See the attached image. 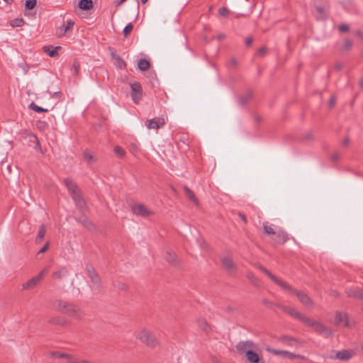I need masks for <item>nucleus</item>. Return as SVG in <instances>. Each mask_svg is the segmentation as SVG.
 Listing matches in <instances>:
<instances>
[{
    "label": "nucleus",
    "mask_w": 363,
    "mask_h": 363,
    "mask_svg": "<svg viewBox=\"0 0 363 363\" xmlns=\"http://www.w3.org/2000/svg\"><path fill=\"white\" fill-rule=\"evenodd\" d=\"M48 269H43L37 276L33 277L29 279L27 282L23 284V289H32L37 286V284L43 278L45 274L48 272Z\"/></svg>",
    "instance_id": "obj_6"
},
{
    "label": "nucleus",
    "mask_w": 363,
    "mask_h": 363,
    "mask_svg": "<svg viewBox=\"0 0 363 363\" xmlns=\"http://www.w3.org/2000/svg\"><path fill=\"white\" fill-rule=\"evenodd\" d=\"M335 323L336 325L350 326L347 314L341 312H337L335 317Z\"/></svg>",
    "instance_id": "obj_17"
},
{
    "label": "nucleus",
    "mask_w": 363,
    "mask_h": 363,
    "mask_svg": "<svg viewBox=\"0 0 363 363\" xmlns=\"http://www.w3.org/2000/svg\"><path fill=\"white\" fill-rule=\"evenodd\" d=\"M335 67H336L337 69L340 70V69H341L343 67V65L342 63H340V62H337L335 64Z\"/></svg>",
    "instance_id": "obj_60"
},
{
    "label": "nucleus",
    "mask_w": 363,
    "mask_h": 363,
    "mask_svg": "<svg viewBox=\"0 0 363 363\" xmlns=\"http://www.w3.org/2000/svg\"><path fill=\"white\" fill-rule=\"evenodd\" d=\"M150 63L146 59H140L138 62V67L141 71H146L149 69Z\"/></svg>",
    "instance_id": "obj_28"
},
{
    "label": "nucleus",
    "mask_w": 363,
    "mask_h": 363,
    "mask_svg": "<svg viewBox=\"0 0 363 363\" xmlns=\"http://www.w3.org/2000/svg\"><path fill=\"white\" fill-rule=\"evenodd\" d=\"M338 30L341 33L347 32V31H349L350 28H349V26L347 24H341L339 26Z\"/></svg>",
    "instance_id": "obj_48"
},
{
    "label": "nucleus",
    "mask_w": 363,
    "mask_h": 363,
    "mask_svg": "<svg viewBox=\"0 0 363 363\" xmlns=\"http://www.w3.org/2000/svg\"><path fill=\"white\" fill-rule=\"evenodd\" d=\"M46 233V228L45 225H41L39 228L38 236L36 238V242L40 243L45 237Z\"/></svg>",
    "instance_id": "obj_32"
},
{
    "label": "nucleus",
    "mask_w": 363,
    "mask_h": 363,
    "mask_svg": "<svg viewBox=\"0 0 363 363\" xmlns=\"http://www.w3.org/2000/svg\"><path fill=\"white\" fill-rule=\"evenodd\" d=\"M111 56L113 57V58L114 60H116L118 62L120 67H121L122 66L124 67H125V62L123 60V59L118 55L112 52Z\"/></svg>",
    "instance_id": "obj_41"
},
{
    "label": "nucleus",
    "mask_w": 363,
    "mask_h": 363,
    "mask_svg": "<svg viewBox=\"0 0 363 363\" xmlns=\"http://www.w3.org/2000/svg\"><path fill=\"white\" fill-rule=\"evenodd\" d=\"M177 256L172 250H167L165 255L166 260L171 264H175Z\"/></svg>",
    "instance_id": "obj_30"
},
{
    "label": "nucleus",
    "mask_w": 363,
    "mask_h": 363,
    "mask_svg": "<svg viewBox=\"0 0 363 363\" xmlns=\"http://www.w3.org/2000/svg\"><path fill=\"white\" fill-rule=\"evenodd\" d=\"M198 327L206 333L212 330L211 325L206 321V319L199 318L196 320Z\"/></svg>",
    "instance_id": "obj_21"
},
{
    "label": "nucleus",
    "mask_w": 363,
    "mask_h": 363,
    "mask_svg": "<svg viewBox=\"0 0 363 363\" xmlns=\"http://www.w3.org/2000/svg\"><path fill=\"white\" fill-rule=\"evenodd\" d=\"M132 99L135 104H138L143 96V89L139 82H134L130 84Z\"/></svg>",
    "instance_id": "obj_10"
},
{
    "label": "nucleus",
    "mask_w": 363,
    "mask_h": 363,
    "mask_svg": "<svg viewBox=\"0 0 363 363\" xmlns=\"http://www.w3.org/2000/svg\"><path fill=\"white\" fill-rule=\"evenodd\" d=\"M304 138L306 140H311L313 138V135L312 133H306L304 136Z\"/></svg>",
    "instance_id": "obj_56"
},
{
    "label": "nucleus",
    "mask_w": 363,
    "mask_h": 363,
    "mask_svg": "<svg viewBox=\"0 0 363 363\" xmlns=\"http://www.w3.org/2000/svg\"><path fill=\"white\" fill-rule=\"evenodd\" d=\"M165 124V121L163 118H153L150 120H147L145 125L148 129H159L162 128Z\"/></svg>",
    "instance_id": "obj_13"
},
{
    "label": "nucleus",
    "mask_w": 363,
    "mask_h": 363,
    "mask_svg": "<svg viewBox=\"0 0 363 363\" xmlns=\"http://www.w3.org/2000/svg\"><path fill=\"white\" fill-rule=\"evenodd\" d=\"M353 42L350 39H345L343 45V49L345 50H349L352 48Z\"/></svg>",
    "instance_id": "obj_45"
},
{
    "label": "nucleus",
    "mask_w": 363,
    "mask_h": 363,
    "mask_svg": "<svg viewBox=\"0 0 363 363\" xmlns=\"http://www.w3.org/2000/svg\"><path fill=\"white\" fill-rule=\"evenodd\" d=\"M83 158L87 165H91L97 160V158L94 155H92L89 150H85L84 151Z\"/></svg>",
    "instance_id": "obj_24"
},
{
    "label": "nucleus",
    "mask_w": 363,
    "mask_h": 363,
    "mask_svg": "<svg viewBox=\"0 0 363 363\" xmlns=\"http://www.w3.org/2000/svg\"><path fill=\"white\" fill-rule=\"evenodd\" d=\"M68 272L65 267L61 268L60 270L53 272L52 277L55 279H60L67 274Z\"/></svg>",
    "instance_id": "obj_31"
},
{
    "label": "nucleus",
    "mask_w": 363,
    "mask_h": 363,
    "mask_svg": "<svg viewBox=\"0 0 363 363\" xmlns=\"http://www.w3.org/2000/svg\"><path fill=\"white\" fill-rule=\"evenodd\" d=\"M114 153L117 156L123 157L125 155V151L121 147L117 145L114 147Z\"/></svg>",
    "instance_id": "obj_38"
},
{
    "label": "nucleus",
    "mask_w": 363,
    "mask_h": 363,
    "mask_svg": "<svg viewBox=\"0 0 363 363\" xmlns=\"http://www.w3.org/2000/svg\"><path fill=\"white\" fill-rule=\"evenodd\" d=\"M222 264L225 270L230 276H234L236 274L237 267L230 257H223Z\"/></svg>",
    "instance_id": "obj_12"
},
{
    "label": "nucleus",
    "mask_w": 363,
    "mask_h": 363,
    "mask_svg": "<svg viewBox=\"0 0 363 363\" xmlns=\"http://www.w3.org/2000/svg\"><path fill=\"white\" fill-rule=\"evenodd\" d=\"M24 24V20L22 18H16L11 21L10 25L11 27H21Z\"/></svg>",
    "instance_id": "obj_34"
},
{
    "label": "nucleus",
    "mask_w": 363,
    "mask_h": 363,
    "mask_svg": "<svg viewBox=\"0 0 363 363\" xmlns=\"http://www.w3.org/2000/svg\"><path fill=\"white\" fill-rule=\"evenodd\" d=\"M282 308L284 312L289 314L291 316L301 320L303 323H304V320L307 318L306 316H304L302 313L297 311L295 308L284 306L282 307Z\"/></svg>",
    "instance_id": "obj_15"
},
{
    "label": "nucleus",
    "mask_w": 363,
    "mask_h": 363,
    "mask_svg": "<svg viewBox=\"0 0 363 363\" xmlns=\"http://www.w3.org/2000/svg\"><path fill=\"white\" fill-rule=\"evenodd\" d=\"M275 235L276 237L274 240L277 244L283 245L289 240V234L281 229H278L276 231Z\"/></svg>",
    "instance_id": "obj_16"
},
{
    "label": "nucleus",
    "mask_w": 363,
    "mask_h": 363,
    "mask_svg": "<svg viewBox=\"0 0 363 363\" xmlns=\"http://www.w3.org/2000/svg\"><path fill=\"white\" fill-rule=\"evenodd\" d=\"M267 52V48L266 47H262L260 48L258 51H257V55H260V56H263L265 55V53Z\"/></svg>",
    "instance_id": "obj_50"
},
{
    "label": "nucleus",
    "mask_w": 363,
    "mask_h": 363,
    "mask_svg": "<svg viewBox=\"0 0 363 363\" xmlns=\"http://www.w3.org/2000/svg\"><path fill=\"white\" fill-rule=\"evenodd\" d=\"M51 357L53 358H58V359L65 358L68 361L69 363H71V362H72L71 359H72L74 356H72L69 354H67V353H65V352H52Z\"/></svg>",
    "instance_id": "obj_27"
},
{
    "label": "nucleus",
    "mask_w": 363,
    "mask_h": 363,
    "mask_svg": "<svg viewBox=\"0 0 363 363\" xmlns=\"http://www.w3.org/2000/svg\"><path fill=\"white\" fill-rule=\"evenodd\" d=\"M229 13V10L225 7H221L218 9V13L221 16H228Z\"/></svg>",
    "instance_id": "obj_46"
},
{
    "label": "nucleus",
    "mask_w": 363,
    "mask_h": 363,
    "mask_svg": "<svg viewBox=\"0 0 363 363\" xmlns=\"http://www.w3.org/2000/svg\"><path fill=\"white\" fill-rule=\"evenodd\" d=\"M141 342L150 347H155L159 345V340L150 330L143 328L138 330L135 335Z\"/></svg>",
    "instance_id": "obj_3"
},
{
    "label": "nucleus",
    "mask_w": 363,
    "mask_h": 363,
    "mask_svg": "<svg viewBox=\"0 0 363 363\" xmlns=\"http://www.w3.org/2000/svg\"><path fill=\"white\" fill-rule=\"evenodd\" d=\"M71 360V363H92L91 362L86 359H79L75 357H73L72 359Z\"/></svg>",
    "instance_id": "obj_47"
},
{
    "label": "nucleus",
    "mask_w": 363,
    "mask_h": 363,
    "mask_svg": "<svg viewBox=\"0 0 363 363\" xmlns=\"http://www.w3.org/2000/svg\"><path fill=\"white\" fill-rule=\"evenodd\" d=\"M53 308L65 315H67L75 318H80L82 313L80 309L75 305L63 301L61 300H57L53 303Z\"/></svg>",
    "instance_id": "obj_1"
},
{
    "label": "nucleus",
    "mask_w": 363,
    "mask_h": 363,
    "mask_svg": "<svg viewBox=\"0 0 363 363\" xmlns=\"http://www.w3.org/2000/svg\"><path fill=\"white\" fill-rule=\"evenodd\" d=\"M61 49L60 46L52 48V46H44L43 50L50 57H54L58 55V50Z\"/></svg>",
    "instance_id": "obj_26"
},
{
    "label": "nucleus",
    "mask_w": 363,
    "mask_h": 363,
    "mask_svg": "<svg viewBox=\"0 0 363 363\" xmlns=\"http://www.w3.org/2000/svg\"><path fill=\"white\" fill-rule=\"evenodd\" d=\"M259 269L262 271L266 275H267L275 284L279 285L280 287H281L283 289H291L290 284H289L287 282H285L282 281L281 279H279L276 276H274L273 274H272L267 269L264 267L263 266H259Z\"/></svg>",
    "instance_id": "obj_9"
},
{
    "label": "nucleus",
    "mask_w": 363,
    "mask_h": 363,
    "mask_svg": "<svg viewBox=\"0 0 363 363\" xmlns=\"http://www.w3.org/2000/svg\"><path fill=\"white\" fill-rule=\"evenodd\" d=\"M225 38V34H220L218 35V40H222V39H224Z\"/></svg>",
    "instance_id": "obj_64"
},
{
    "label": "nucleus",
    "mask_w": 363,
    "mask_h": 363,
    "mask_svg": "<svg viewBox=\"0 0 363 363\" xmlns=\"http://www.w3.org/2000/svg\"><path fill=\"white\" fill-rule=\"evenodd\" d=\"M50 322L52 324L65 325L66 323V320L61 317H55L52 318Z\"/></svg>",
    "instance_id": "obj_36"
},
{
    "label": "nucleus",
    "mask_w": 363,
    "mask_h": 363,
    "mask_svg": "<svg viewBox=\"0 0 363 363\" xmlns=\"http://www.w3.org/2000/svg\"><path fill=\"white\" fill-rule=\"evenodd\" d=\"M53 96L56 98H60L61 96V92L60 91H56L53 94Z\"/></svg>",
    "instance_id": "obj_61"
},
{
    "label": "nucleus",
    "mask_w": 363,
    "mask_h": 363,
    "mask_svg": "<svg viewBox=\"0 0 363 363\" xmlns=\"http://www.w3.org/2000/svg\"><path fill=\"white\" fill-rule=\"evenodd\" d=\"M36 5V0H26L25 3V7L27 9H33Z\"/></svg>",
    "instance_id": "obj_44"
},
{
    "label": "nucleus",
    "mask_w": 363,
    "mask_h": 363,
    "mask_svg": "<svg viewBox=\"0 0 363 363\" xmlns=\"http://www.w3.org/2000/svg\"><path fill=\"white\" fill-rule=\"evenodd\" d=\"M285 359H293L294 358H301V359H304V357L301 355V354H293L290 352H288L286 351V352L285 353Z\"/></svg>",
    "instance_id": "obj_42"
},
{
    "label": "nucleus",
    "mask_w": 363,
    "mask_h": 363,
    "mask_svg": "<svg viewBox=\"0 0 363 363\" xmlns=\"http://www.w3.org/2000/svg\"><path fill=\"white\" fill-rule=\"evenodd\" d=\"M316 11L320 15V18H325V16H326L325 12L323 7H320V6L316 7Z\"/></svg>",
    "instance_id": "obj_49"
},
{
    "label": "nucleus",
    "mask_w": 363,
    "mask_h": 363,
    "mask_svg": "<svg viewBox=\"0 0 363 363\" xmlns=\"http://www.w3.org/2000/svg\"><path fill=\"white\" fill-rule=\"evenodd\" d=\"M340 155L338 153H334L331 156V160L333 162H337L339 160Z\"/></svg>",
    "instance_id": "obj_51"
},
{
    "label": "nucleus",
    "mask_w": 363,
    "mask_h": 363,
    "mask_svg": "<svg viewBox=\"0 0 363 363\" xmlns=\"http://www.w3.org/2000/svg\"><path fill=\"white\" fill-rule=\"evenodd\" d=\"M183 190L184 191L185 194H186L187 199H189V201H190L194 206H196V208H199V206H200L199 200L196 197L194 192L192 191L187 186H183Z\"/></svg>",
    "instance_id": "obj_18"
},
{
    "label": "nucleus",
    "mask_w": 363,
    "mask_h": 363,
    "mask_svg": "<svg viewBox=\"0 0 363 363\" xmlns=\"http://www.w3.org/2000/svg\"><path fill=\"white\" fill-rule=\"evenodd\" d=\"M29 108L32 109L33 111L37 112V113H45L48 112V110L47 108H44L43 107L38 106L37 104H35L34 102H32L29 105Z\"/></svg>",
    "instance_id": "obj_35"
},
{
    "label": "nucleus",
    "mask_w": 363,
    "mask_h": 363,
    "mask_svg": "<svg viewBox=\"0 0 363 363\" xmlns=\"http://www.w3.org/2000/svg\"><path fill=\"white\" fill-rule=\"evenodd\" d=\"M283 341L290 346H297L298 344V340L291 336H284Z\"/></svg>",
    "instance_id": "obj_33"
},
{
    "label": "nucleus",
    "mask_w": 363,
    "mask_h": 363,
    "mask_svg": "<svg viewBox=\"0 0 363 363\" xmlns=\"http://www.w3.org/2000/svg\"><path fill=\"white\" fill-rule=\"evenodd\" d=\"M252 38L251 37H248L245 39V43L247 46H250L252 43Z\"/></svg>",
    "instance_id": "obj_54"
},
{
    "label": "nucleus",
    "mask_w": 363,
    "mask_h": 363,
    "mask_svg": "<svg viewBox=\"0 0 363 363\" xmlns=\"http://www.w3.org/2000/svg\"><path fill=\"white\" fill-rule=\"evenodd\" d=\"M268 350L272 354H273L274 355H277V356H281L283 358L285 357V353L286 352V351H284V350H275V349H272V350Z\"/></svg>",
    "instance_id": "obj_43"
},
{
    "label": "nucleus",
    "mask_w": 363,
    "mask_h": 363,
    "mask_svg": "<svg viewBox=\"0 0 363 363\" xmlns=\"http://www.w3.org/2000/svg\"><path fill=\"white\" fill-rule=\"evenodd\" d=\"M86 271L93 285L96 288H99L101 280L94 267L90 264H86Z\"/></svg>",
    "instance_id": "obj_8"
},
{
    "label": "nucleus",
    "mask_w": 363,
    "mask_h": 363,
    "mask_svg": "<svg viewBox=\"0 0 363 363\" xmlns=\"http://www.w3.org/2000/svg\"><path fill=\"white\" fill-rule=\"evenodd\" d=\"M76 220L77 222L82 223L86 228L91 230L93 228V224L89 220L88 218L84 213L80 214L79 216H77Z\"/></svg>",
    "instance_id": "obj_22"
},
{
    "label": "nucleus",
    "mask_w": 363,
    "mask_h": 363,
    "mask_svg": "<svg viewBox=\"0 0 363 363\" xmlns=\"http://www.w3.org/2000/svg\"><path fill=\"white\" fill-rule=\"evenodd\" d=\"M335 98L334 96H332L329 100V105L330 106H333L335 104Z\"/></svg>",
    "instance_id": "obj_58"
},
{
    "label": "nucleus",
    "mask_w": 363,
    "mask_h": 363,
    "mask_svg": "<svg viewBox=\"0 0 363 363\" xmlns=\"http://www.w3.org/2000/svg\"><path fill=\"white\" fill-rule=\"evenodd\" d=\"M252 96V94L250 93L246 94V95H244V96H241L239 99V102L241 105L244 106L245 105L247 101H249V99L251 98Z\"/></svg>",
    "instance_id": "obj_40"
},
{
    "label": "nucleus",
    "mask_w": 363,
    "mask_h": 363,
    "mask_svg": "<svg viewBox=\"0 0 363 363\" xmlns=\"http://www.w3.org/2000/svg\"><path fill=\"white\" fill-rule=\"evenodd\" d=\"M245 356L250 363H264L261 356L253 350L247 351V354Z\"/></svg>",
    "instance_id": "obj_20"
},
{
    "label": "nucleus",
    "mask_w": 363,
    "mask_h": 363,
    "mask_svg": "<svg viewBox=\"0 0 363 363\" xmlns=\"http://www.w3.org/2000/svg\"><path fill=\"white\" fill-rule=\"evenodd\" d=\"M92 6V0H80L79 2V7L83 10H89Z\"/></svg>",
    "instance_id": "obj_29"
},
{
    "label": "nucleus",
    "mask_w": 363,
    "mask_h": 363,
    "mask_svg": "<svg viewBox=\"0 0 363 363\" xmlns=\"http://www.w3.org/2000/svg\"><path fill=\"white\" fill-rule=\"evenodd\" d=\"M49 247V242H47L39 251V253H44L47 251Z\"/></svg>",
    "instance_id": "obj_53"
},
{
    "label": "nucleus",
    "mask_w": 363,
    "mask_h": 363,
    "mask_svg": "<svg viewBox=\"0 0 363 363\" xmlns=\"http://www.w3.org/2000/svg\"><path fill=\"white\" fill-rule=\"evenodd\" d=\"M354 35L363 40V33L361 30L354 31Z\"/></svg>",
    "instance_id": "obj_55"
},
{
    "label": "nucleus",
    "mask_w": 363,
    "mask_h": 363,
    "mask_svg": "<svg viewBox=\"0 0 363 363\" xmlns=\"http://www.w3.org/2000/svg\"><path fill=\"white\" fill-rule=\"evenodd\" d=\"M350 143V140L349 138H345L344 140H343V145H347Z\"/></svg>",
    "instance_id": "obj_63"
},
{
    "label": "nucleus",
    "mask_w": 363,
    "mask_h": 363,
    "mask_svg": "<svg viewBox=\"0 0 363 363\" xmlns=\"http://www.w3.org/2000/svg\"><path fill=\"white\" fill-rule=\"evenodd\" d=\"M80 64L77 60H74L71 68V72L72 74L77 75L79 72Z\"/></svg>",
    "instance_id": "obj_37"
},
{
    "label": "nucleus",
    "mask_w": 363,
    "mask_h": 363,
    "mask_svg": "<svg viewBox=\"0 0 363 363\" xmlns=\"http://www.w3.org/2000/svg\"><path fill=\"white\" fill-rule=\"evenodd\" d=\"M131 211L134 215L143 218H147L152 214V212L142 203H135L132 205Z\"/></svg>",
    "instance_id": "obj_5"
},
{
    "label": "nucleus",
    "mask_w": 363,
    "mask_h": 363,
    "mask_svg": "<svg viewBox=\"0 0 363 363\" xmlns=\"http://www.w3.org/2000/svg\"><path fill=\"white\" fill-rule=\"evenodd\" d=\"M346 293L349 297L363 300V293L356 289H347Z\"/></svg>",
    "instance_id": "obj_25"
},
{
    "label": "nucleus",
    "mask_w": 363,
    "mask_h": 363,
    "mask_svg": "<svg viewBox=\"0 0 363 363\" xmlns=\"http://www.w3.org/2000/svg\"><path fill=\"white\" fill-rule=\"evenodd\" d=\"M74 25V21H72L70 19L67 20L65 23L62 26L59 28V31H60L59 35L62 36V35H66L67 33H71L73 30Z\"/></svg>",
    "instance_id": "obj_19"
},
{
    "label": "nucleus",
    "mask_w": 363,
    "mask_h": 363,
    "mask_svg": "<svg viewBox=\"0 0 363 363\" xmlns=\"http://www.w3.org/2000/svg\"><path fill=\"white\" fill-rule=\"evenodd\" d=\"M238 215H239L240 218H241V220H242L245 223H247V217H246V216H245L244 213H240V212L238 213Z\"/></svg>",
    "instance_id": "obj_52"
},
{
    "label": "nucleus",
    "mask_w": 363,
    "mask_h": 363,
    "mask_svg": "<svg viewBox=\"0 0 363 363\" xmlns=\"http://www.w3.org/2000/svg\"><path fill=\"white\" fill-rule=\"evenodd\" d=\"M257 345L252 340L240 341L235 346L237 351L240 354H247V351L257 349Z\"/></svg>",
    "instance_id": "obj_7"
},
{
    "label": "nucleus",
    "mask_w": 363,
    "mask_h": 363,
    "mask_svg": "<svg viewBox=\"0 0 363 363\" xmlns=\"http://www.w3.org/2000/svg\"><path fill=\"white\" fill-rule=\"evenodd\" d=\"M64 183L67 186L72 198L74 201L76 205L82 210L86 206V202L82 197L81 192L76 183L69 178H66Z\"/></svg>",
    "instance_id": "obj_2"
},
{
    "label": "nucleus",
    "mask_w": 363,
    "mask_h": 363,
    "mask_svg": "<svg viewBox=\"0 0 363 363\" xmlns=\"http://www.w3.org/2000/svg\"><path fill=\"white\" fill-rule=\"evenodd\" d=\"M133 29V26L131 23L126 25L123 29L124 37L127 38L130 35V33L132 32Z\"/></svg>",
    "instance_id": "obj_39"
},
{
    "label": "nucleus",
    "mask_w": 363,
    "mask_h": 363,
    "mask_svg": "<svg viewBox=\"0 0 363 363\" xmlns=\"http://www.w3.org/2000/svg\"><path fill=\"white\" fill-rule=\"evenodd\" d=\"M237 65V60L235 58H232L230 61V66L235 67Z\"/></svg>",
    "instance_id": "obj_57"
},
{
    "label": "nucleus",
    "mask_w": 363,
    "mask_h": 363,
    "mask_svg": "<svg viewBox=\"0 0 363 363\" xmlns=\"http://www.w3.org/2000/svg\"><path fill=\"white\" fill-rule=\"evenodd\" d=\"M262 225L264 233L268 235H275L276 231L278 230L273 224H271L267 221H264L262 223Z\"/></svg>",
    "instance_id": "obj_23"
},
{
    "label": "nucleus",
    "mask_w": 363,
    "mask_h": 363,
    "mask_svg": "<svg viewBox=\"0 0 363 363\" xmlns=\"http://www.w3.org/2000/svg\"><path fill=\"white\" fill-rule=\"evenodd\" d=\"M304 324L312 328L315 333L323 337L328 338L333 335V331L330 328L325 326L322 323L310 318L307 317V318L304 320Z\"/></svg>",
    "instance_id": "obj_4"
},
{
    "label": "nucleus",
    "mask_w": 363,
    "mask_h": 363,
    "mask_svg": "<svg viewBox=\"0 0 363 363\" xmlns=\"http://www.w3.org/2000/svg\"><path fill=\"white\" fill-rule=\"evenodd\" d=\"M262 303H263V304H264V305H265V306H270L272 305L271 301H269V300H267V299H264V300L262 301Z\"/></svg>",
    "instance_id": "obj_59"
},
{
    "label": "nucleus",
    "mask_w": 363,
    "mask_h": 363,
    "mask_svg": "<svg viewBox=\"0 0 363 363\" xmlns=\"http://www.w3.org/2000/svg\"><path fill=\"white\" fill-rule=\"evenodd\" d=\"M126 0H116V6H120L121 4H122Z\"/></svg>",
    "instance_id": "obj_62"
},
{
    "label": "nucleus",
    "mask_w": 363,
    "mask_h": 363,
    "mask_svg": "<svg viewBox=\"0 0 363 363\" xmlns=\"http://www.w3.org/2000/svg\"><path fill=\"white\" fill-rule=\"evenodd\" d=\"M291 289H285L286 291H288L290 293H292L297 296L299 301L306 306H312V301L310 297L305 294L304 292L301 291H297L293 289V287L290 285Z\"/></svg>",
    "instance_id": "obj_11"
},
{
    "label": "nucleus",
    "mask_w": 363,
    "mask_h": 363,
    "mask_svg": "<svg viewBox=\"0 0 363 363\" xmlns=\"http://www.w3.org/2000/svg\"><path fill=\"white\" fill-rule=\"evenodd\" d=\"M353 354L354 353L352 351L349 350H343L336 352L335 354L330 356V358L333 359H340L342 361H347L352 357Z\"/></svg>",
    "instance_id": "obj_14"
}]
</instances>
